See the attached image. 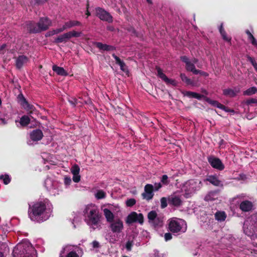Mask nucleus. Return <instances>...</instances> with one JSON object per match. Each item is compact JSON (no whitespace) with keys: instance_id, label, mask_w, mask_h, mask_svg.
Here are the masks:
<instances>
[{"instance_id":"obj_30","label":"nucleus","mask_w":257,"mask_h":257,"mask_svg":"<svg viewBox=\"0 0 257 257\" xmlns=\"http://www.w3.org/2000/svg\"><path fill=\"white\" fill-rule=\"evenodd\" d=\"M184 95L186 96L189 98H195L198 100H200L201 98L205 97V96H204L202 95H201V94L196 93V92H191V91H186L184 93Z\"/></svg>"},{"instance_id":"obj_31","label":"nucleus","mask_w":257,"mask_h":257,"mask_svg":"<svg viewBox=\"0 0 257 257\" xmlns=\"http://www.w3.org/2000/svg\"><path fill=\"white\" fill-rule=\"evenodd\" d=\"M117 234L109 232L105 235V238L110 243H114L117 241Z\"/></svg>"},{"instance_id":"obj_21","label":"nucleus","mask_w":257,"mask_h":257,"mask_svg":"<svg viewBox=\"0 0 257 257\" xmlns=\"http://www.w3.org/2000/svg\"><path fill=\"white\" fill-rule=\"evenodd\" d=\"M113 57L115 60L116 63L118 64L120 66V69L125 73L126 74H128V70L127 69V67L126 66L125 64L124 63V62L122 60H121L119 57H118L117 56H116L114 54L112 55Z\"/></svg>"},{"instance_id":"obj_47","label":"nucleus","mask_w":257,"mask_h":257,"mask_svg":"<svg viewBox=\"0 0 257 257\" xmlns=\"http://www.w3.org/2000/svg\"><path fill=\"white\" fill-rule=\"evenodd\" d=\"M64 184L66 186H69L71 183V179L69 177H64Z\"/></svg>"},{"instance_id":"obj_38","label":"nucleus","mask_w":257,"mask_h":257,"mask_svg":"<svg viewBox=\"0 0 257 257\" xmlns=\"http://www.w3.org/2000/svg\"><path fill=\"white\" fill-rule=\"evenodd\" d=\"M94 196L97 199H103L106 197V193L102 190H98L95 193Z\"/></svg>"},{"instance_id":"obj_33","label":"nucleus","mask_w":257,"mask_h":257,"mask_svg":"<svg viewBox=\"0 0 257 257\" xmlns=\"http://www.w3.org/2000/svg\"><path fill=\"white\" fill-rule=\"evenodd\" d=\"M219 32L221 35V36L224 40L225 41H227L228 42H230L231 41V37H228L226 34L225 31H224V29L223 28V24H222L220 25V27L219 28Z\"/></svg>"},{"instance_id":"obj_59","label":"nucleus","mask_w":257,"mask_h":257,"mask_svg":"<svg viewBox=\"0 0 257 257\" xmlns=\"http://www.w3.org/2000/svg\"><path fill=\"white\" fill-rule=\"evenodd\" d=\"M223 110H224L226 112H228L229 111V109L227 108V107H225V109H223Z\"/></svg>"},{"instance_id":"obj_50","label":"nucleus","mask_w":257,"mask_h":257,"mask_svg":"<svg viewBox=\"0 0 257 257\" xmlns=\"http://www.w3.org/2000/svg\"><path fill=\"white\" fill-rule=\"evenodd\" d=\"M162 185L160 183H156L153 186V190L158 191L162 187Z\"/></svg>"},{"instance_id":"obj_5","label":"nucleus","mask_w":257,"mask_h":257,"mask_svg":"<svg viewBox=\"0 0 257 257\" xmlns=\"http://www.w3.org/2000/svg\"><path fill=\"white\" fill-rule=\"evenodd\" d=\"M168 228L173 233H181L187 230V224L186 222L180 218H173L169 220Z\"/></svg>"},{"instance_id":"obj_35","label":"nucleus","mask_w":257,"mask_h":257,"mask_svg":"<svg viewBox=\"0 0 257 257\" xmlns=\"http://www.w3.org/2000/svg\"><path fill=\"white\" fill-rule=\"evenodd\" d=\"M30 120V119L29 116L24 115L21 118L19 124L22 126H26L29 124Z\"/></svg>"},{"instance_id":"obj_7","label":"nucleus","mask_w":257,"mask_h":257,"mask_svg":"<svg viewBox=\"0 0 257 257\" xmlns=\"http://www.w3.org/2000/svg\"><path fill=\"white\" fill-rule=\"evenodd\" d=\"M46 188L52 195L58 194L62 191L60 185L57 182L53 181L50 178H47L44 182Z\"/></svg>"},{"instance_id":"obj_8","label":"nucleus","mask_w":257,"mask_h":257,"mask_svg":"<svg viewBox=\"0 0 257 257\" xmlns=\"http://www.w3.org/2000/svg\"><path fill=\"white\" fill-rule=\"evenodd\" d=\"M78 247L76 245H67L61 251L60 257H80L77 252Z\"/></svg>"},{"instance_id":"obj_32","label":"nucleus","mask_w":257,"mask_h":257,"mask_svg":"<svg viewBox=\"0 0 257 257\" xmlns=\"http://www.w3.org/2000/svg\"><path fill=\"white\" fill-rule=\"evenodd\" d=\"M218 197V193L217 192H210L205 197V200L207 201H213Z\"/></svg>"},{"instance_id":"obj_22","label":"nucleus","mask_w":257,"mask_h":257,"mask_svg":"<svg viewBox=\"0 0 257 257\" xmlns=\"http://www.w3.org/2000/svg\"><path fill=\"white\" fill-rule=\"evenodd\" d=\"M239 88H234V89H225L223 90V93L224 95L229 96L230 97H234L239 92Z\"/></svg>"},{"instance_id":"obj_60","label":"nucleus","mask_w":257,"mask_h":257,"mask_svg":"<svg viewBox=\"0 0 257 257\" xmlns=\"http://www.w3.org/2000/svg\"><path fill=\"white\" fill-rule=\"evenodd\" d=\"M70 103H71L72 104L75 105L76 103H77V102L76 100H75V102H73L72 101H69Z\"/></svg>"},{"instance_id":"obj_46","label":"nucleus","mask_w":257,"mask_h":257,"mask_svg":"<svg viewBox=\"0 0 257 257\" xmlns=\"http://www.w3.org/2000/svg\"><path fill=\"white\" fill-rule=\"evenodd\" d=\"M161 182L164 185H168L169 183V181L168 180V177L167 175H164L162 177L161 179Z\"/></svg>"},{"instance_id":"obj_41","label":"nucleus","mask_w":257,"mask_h":257,"mask_svg":"<svg viewBox=\"0 0 257 257\" xmlns=\"http://www.w3.org/2000/svg\"><path fill=\"white\" fill-rule=\"evenodd\" d=\"M0 179L2 180L4 183L6 185L8 184L11 181V178L7 174L0 175Z\"/></svg>"},{"instance_id":"obj_9","label":"nucleus","mask_w":257,"mask_h":257,"mask_svg":"<svg viewBox=\"0 0 257 257\" xmlns=\"http://www.w3.org/2000/svg\"><path fill=\"white\" fill-rule=\"evenodd\" d=\"M81 34V32L75 31H69L59 36L55 39L54 42L56 43H66L72 37H80Z\"/></svg>"},{"instance_id":"obj_52","label":"nucleus","mask_w":257,"mask_h":257,"mask_svg":"<svg viewBox=\"0 0 257 257\" xmlns=\"http://www.w3.org/2000/svg\"><path fill=\"white\" fill-rule=\"evenodd\" d=\"M92 245L94 248H98L99 246V242L96 240H94L92 242Z\"/></svg>"},{"instance_id":"obj_63","label":"nucleus","mask_w":257,"mask_h":257,"mask_svg":"<svg viewBox=\"0 0 257 257\" xmlns=\"http://www.w3.org/2000/svg\"><path fill=\"white\" fill-rule=\"evenodd\" d=\"M0 257H4L2 252H0Z\"/></svg>"},{"instance_id":"obj_25","label":"nucleus","mask_w":257,"mask_h":257,"mask_svg":"<svg viewBox=\"0 0 257 257\" xmlns=\"http://www.w3.org/2000/svg\"><path fill=\"white\" fill-rule=\"evenodd\" d=\"M81 23L77 21H69L65 22L62 26L63 29L65 31L66 29H70L76 26H80Z\"/></svg>"},{"instance_id":"obj_51","label":"nucleus","mask_w":257,"mask_h":257,"mask_svg":"<svg viewBox=\"0 0 257 257\" xmlns=\"http://www.w3.org/2000/svg\"><path fill=\"white\" fill-rule=\"evenodd\" d=\"M133 246V242L128 241L126 243V248L128 250H131Z\"/></svg>"},{"instance_id":"obj_1","label":"nucleus","mask_w":257,"mask_h":257,"mask_svg":"<svg viewBox=\"0 0 257 257\" xmlns=\"http://www.w3.org/2000/svg\"><path fill=\"white\" fill-rule=\"evenodd\" d=\"M52 212V207L50 203L38 202L30 207L29 216L32 220L40 222L47 220Z\"/></svg>"},{"instance_id":"obj_11","label":"nucleus","mask_w":257,"mask_h":257,"mask_svg":"<svg viewBox=\"0 0 257 257\" xmlns=\"http://www.w3.org/2000/svg\"><path fill=\"white\" fill-rule=\"evenodd\" d=\"M181 60L186 64V68L188 71L192 72L194 74H198L199 70L195 69L194 64L198 62L197 59L194 58L192 60H189L186 56L181 57Z\"/></svg>"},{"instance_id":"obj_56","label":"nucleus","mask_w":257,"mask_h":257,"mask_svg":"<svg viewBox=\"0 0 257 257\" xmlns=\"http://www.w3.org/2000/svg\"><path fill=\"white\" fill-rule=\"evenodd\" d=\"M198 74H200L201 75L205 76H207L208 75V74L207 73L203 72V71H200V70H199V72Z\"/></svg>"},{"instance_id":"obj_3","label":"nucleus","mask_w":257,"mask_h":257,"mask_svg":"<svg viewBox=\"0 0 257 257\" xmlns=\"http://www.w3.org/2000/svg\"><path fill=\"white\" fill-rule=\"evenodd\" d=\"M13 257H37V252L31 243L24 240L14 248Z\"/></svg>"},{"instance_id":"obj_43","label":"nucleus","mask_w":257,"mask_h":257,"mask_svg":"<svg viewBox=\"0 0 257 257\" xmlns=\"http://www.w3.org/2000/svg\"><path fill=\"white\" fill-rule=\"evenodd\" d=\"M205 98V100L208 103H209L210 104L214 106H216V105H217L218 102L216 101V100H211L210 99V98H207V97H204Z\"/></svg>"},{"instance_id":"obj_49","label":"nucleus","mask_w":257,"mask_h":257,"mask_svg":"<svg viewBox=\"0 0 257 257\" xmlns=\"http://www.w3.org/2000/svg\"><path fill=\"white\" fill-rule=\"evenodd\" d=\"M164 238L166 241L170 240L172 238V235L171 233L168 232L166 233L164 235Z\"/></svg>"},{"instance_id":"obj_13","label":"nucleus","mask_w":257,"mask_h":257,"mask_svg":"<svg viewBox=\"0 0 257 257\" xmlns=\"http://www.w3.org/2000/svg\"><path fill=\"white\" fill-rule=\"evenodd\" d=\"M144 222V217L142 214H138L136 212H131L126 217V222L127 224H131L134 222H139L143 224Z\"/></svg>"},{"instance_id":"obj_27","label":"nucleus","mask_w":257,"mask_h":257,"mask_svg":"<svg viewBox=\"0 0 257 257\" xmlns=\"http://www.w3.org/2000/svg\"><path fill=\"white\" fill-rule=\"evenodd\" d=\"M38 23L34 22H30L27 25V30L31 33H37L41 32V31H35V29H38Z\"/></svg>"},{"instance_id":"obj_16","label":"nucleus","mask_w":257,"mask_h":257,"mask_svg":"<svg viewBox=\"0 0 257 257\" xmlns=\"http://www.w3.org/2000/svg\"><path fill=\"white\" fill-rule=\"evenodd\" d=\"M51 25V21L47 18H41L38 22V29L35 31H45Z\"/></svg>"},{"instance_id":"obj_42","label":"nucleus","mask_w":257,"mask_h":257,"mask_svg":"<svg viewBox=\"0 0 257 257\" xmlns=\"http://www.w3.org/2000/svg\"><path fill=\"white\" fill-rule=\"evenodd\" d=\"M180 77L182 80L185 82L188 85H192L193 84L192 81L188 78L184 74L181 73L180 74Z\"/></svg>"},{"instance_id":"obj_44","label":"nucleus","mask_w":257,"mask_h":257,"mask_svg":"<svg viewBox=\"0 0 257 257\" xmlns=\"http://www.w3.org/2000/svg\"><path fill=\"white\" fill-rule=\"evenodd\" d=\"M167 206V199L165 197H162L161 199V207L162 208H165Z\"/></svg>"},{"instance_id":"obj_23","label":"nucleus","mask_w":257,"mask_h":257,"mask_svg":"<svg viewBox=\"0 0 257 257\" xmlns=\"http://www.w3.org/2000/svg\"><path fill=\"white\" fill-rule=\"evenodd\" d=\"M28 61V59L26 56L24 55L20 56L16 60V66L18 68H21L24 64H26Z\"/></svg>"},{"instance_id":"obj_62","label":"nucleus","mask_w":257,"mask_h":257,"mask_svg":"<svg viewBox=\"0 0 257 257\" xmlns=\"http://www.w3.org/2000/svg\"><path fill=\"white\" fill-rule=\"evenodd\" d=\"M86 14L87 15V16H89L90 15L88 11H87Z\"/></svg>"},{"instance_id":"obj_28","label":"nucleus","mask_w":257,"mask_h":257,"mask_svg":"<svg viewBox=\"0 0 257 257\" xmlns=\"http://www.w3.org/2000/svg\"><path fill=\"white\" fill-rule=\"evenodd\" d=\"M95 45L98 48L102 50L111 51L114 49V47L112 46L103 44L100 42L96 43Z\"/></svg>"},{"instance_id":"obj_15","label":"nucleus","mask_w":257,"mask_h":257,"mask_svg":"<svg viewBox=\"0 0 257 257\" xmlns=\"http://www.w3.org/2000/svg\"><path fill=\"white\" fill-rule=\"evenodd\" d=\"M157 72V76L163 80L167 84H170L172 86H176L177 82L174 79H169L163 73V70L160 68L157 67L156 68Z\"/></svg>"},{"instance_id":"obj_17","label":"nucleus","mask_w":257,"mask_h":257,"mask_svg":"<svg viewBox=\"0 0 257 257\" xmlns=\"http://www.w3.org/2000/svg\"><path fill=\"white\" fill-rule=\"evenodd\" d=\"M96 15L102 20L108 22L112 21V18L111 15L104 10L98 8L96 9Z\"/></svg>"},{"instance_id":"obj_61","label":"nucleus","mask_w":257,"mask_h":257,"mask_svg":"<svg viewBox=\"0 0 257 257\" xmlns=\"http://www.w3.org/2000/svg\"><path fill=\"white\" fill-rule=\"evenodd\" d=\"M253 67L257 72V64H254Z\"/></svg>"},{"instance_id":"obj_14","label":"nucleus","mask_w":257,"mask_h":257,"mask_svg":"<svg viewBox=\"0 0 257 257\" xmlns=\"http://www.w3.org/2000/svg\"><path fill=\"white\" fill-rule=\"evenodd\" d=\"M43 137V134L40 130H35L30 134V140L28 141L29 145H33V143L41 140Z\"/></svg>"},{"instance_id":"obj_39","label":"nucleus","mask_w":257,"mask_h":257,"mask_svg":"<svg viewBox=\"0 0 257 257\" xmlns=\"http://www.w3.org/2000/svg\"><path fill=\"white\" fill-rule=\"evenodd\" d=\"M257 92V88L255 87H251L243 92L244 95H251Z\"/></svg>"},{"instance_id":"obj_6","label":"nucleus","mask_w":257,"mask_h":257,"mask_svg":"<svg viewBox=\"0 0 257 257\" xmlns=\"http://www.w3.org/2000/svg\"><path fill=\"white\" fill-rule=\"evenodd\" d=\"M201 183V181H196L194 180L185 182L181 188L182 191L185 192V196L186 198L189 197L200 187Z\"/></svg>"},{"instance_id":"obj_53","label":"nucleus","mask_w":257,"mask_h":257,"mask_svg":"<svg viewBox=\"0 0 257 257\" xmlns=\"http://www.w3.org/2000/svg\"><path fill=\"white\" fill-rule=\"evenodd\" d=\"M247 103L248 104H250V103H257V99H253V98H251L248 100H247Z\"/></svg>"},{"instance_id":"obj_40","label":"nucleus","mask_w":257,"mask_h":257,"mask_svg":"<svg viewBox=\"0 0 257 257\" xmlns=\"http://www.w3.org/2000/svg\"><path fill=\"white\" fill-rule=\"evenodd\" d=\"M246 33L248 36V40L251 43V44L254 46H257V41L251 33L248 30H246Z\"/></svg>"},{"instance_id":"obj_19","label":"nucleus","mask_w":257,"mask_h":257,"mask_svg":"<svg viewBox=\"0 0 257 257\" xmlns=\"http://www.w3.org/2000/svg\"><path fill=\"white\" fill-rule=\"evenodd\" d=\"M144 199L147 200L152 199L154 196L153 186L152 184H148L144 188V192L142 194Z\"/></svg>"},{"instance_id":"obj_64","label":"nucleus","mask_w":257,"mask_h":257,"mask_svg":"<svg viewBox=\"0 0 257 257\" xmlns=\"http://www.w3.org/2000/svg\"><path fill=\"white\" fill-rule=\"evenodd\" d=\"M107 29L110 31H112L113 30V28H111V27H108Z\"/></svg>"},{"instance_id":"obj_45","label":"nucleus","mask_w":257,"mask_h":257,"mask_svg":"<svg viewBox=\"0 0 257 257\" xmlns=\"http://www.w3.org/2000/svg\"><path fill=\"white\" fill-rule=\"evenodd\" d=\"M136 201L135 199L131 198V199H127L126 201V204L127 206L131 207V206H132L134 205H135L136 204Z\"/></svg>"},{"instance_id":"obj_58","label":"nucleus","mask_w":257,"mask_h":257,"mask_svg":"<svg viewBox=\"0 0 257 257\" xmlns=\"http://www.w3.org/2000/svg\"><path fill=\"white\" fill-rule=\"evenodd\" d=\"M249 60H250V62L251 63L252 65H253V66H254V64H257L252 58L250 57Z\"/></svg>"},{"instance_id":"obj_36","label":"nucleus","mask_w":257,"mask_h":257,"mask_svg":"<svg viewBox=\"0 0 257 257\" xmlns=\"http://www.w3.org/2000/svg\"><path fill=\"white\" fill-rule=\"evenodd\" d=\"M215 217L218 221H224L226 218V214L223 211H218L215 213Z\"/></svg>"},{"instance_id":"obj_57","label":"nucleus","mask_w":257,"mask_h":257,"mask_svg":"<svg viewBox=\"0 0 257 257\" xmlns=\"http://www.w3.org/2000/svg\"><path fill=\"white\" fill-rule=\"evenodd\" d=\"M23 105L24 107L28 106V103L25 99L23 100Z\"/></svg>"},{"instance_id":"obj_2","label":"nucleus","mask_w":257,"mask_h":257,"mask_svg":"<svg viewBox=\"0 0 257 257\" xmlns=\"http://www.w3.org/2000/svg\"><path fill=\"white\" fill-rule=\"evenodd\" d=\"M83 212L85 221L90 228L95 230L101 228L102 216L97 206L93 204H88Z\"/></svg>"},{"instance_id":"obj_24","label":"nucleus","mask_w":257,"mask_h":257,"mask_svg":"<svg viewBox=\"0 0 257 257\" xmlns=\"http://www.w3.org/2000/svg\"><path fill=\"white\" fill-rule=\"evenodd\" d=\"M206 180L211 183L212 185L216 186H222V184L221 181H220L218 177L215 176H208Z\"/></svg>"},{"instance_id":"obj_4","label":"nucleus","mask_w":257,"mask_h":257,"mask_svg":"<svg viewBox=\"0 0 257 257\" xmlns=\"http://www.w3.org/2000/svg\"><path fill=\"white\" fill-rule=\"evenodd\" d=\"M103 212L111 232L116 234L121 233L124 229L123 221L119 218H114L113 213L107 208H104Z\"/></svg>"},{"instance_id":"obj_48","label":"nucleus","mask_w":257,"mask_h":257,"mask_svg":"<svg viewBox=\"0 0 257 257\" xmlns=\"http://www.w3.org/2000/svg\"><path fill=\"white\" fill-rule=\"evenodd\" d=\"M153 224L157 226H161L163 225V220L157 217L156 220V223Z\"/></svg>"},{"instance_id":"obj_10","label":"nucleus","mask_w":257,"mask_h":257,"mask_svg":"<svg viewBox=\"0 0 257 257\" xmlns=\"http://www.w3.org/2000/svg\"><path fill=\"white\" fill-rule=\"evenodd\" d=\"M168 201L170 205L179 207L183 203L182 194L179 191L175 192L168 197Z\"/></svg>"},{"instance_id":"obj_26","label":"nucleus","mask_w":257,"mask_h":257,"mask_svg":"<svg viewBox=\"0 0 257 257\" xmlns=\"http://www.w3.org/2000/svg\"><path fill=\"white\" fill-rule=\"evenodd\" d=\"M252 204L251 202L248 201H244L242 202L240 204V208L243 211H249L251 210Z\"/></svg>"},{"instance_id":"obj_18","label":"nucleus","mask_w":257,"mask_h":257,"mask_svg":"<svg viewBox=\"0 0 257 257\" xmlns=\"http://www.w3.org/2000/svg\"><path fill=\"white\" fill-rule=\"evenodd\" d=\"M208 160L213 168L219 170L224 169V166L219 159L213 157H209L208 158Z\"/></svg>"},{"instance_id":"obj_37","label":"nucleus","mask_w":257,"mask_h":257,"mask_svg":"<svg viewBox=\"0 0 257 257\" xmlns=\"http://www.w3.org/2000/svg\"><path fill=\"white\" fill-rule=\"evenodd\" d=\"M148 217L150 222H151L152 223H155L156 220L157 218L156 212L155 211H151L148 213Z\"/></svg>"},{"instance_id":"obj_20","label":"nucleus","mask_w":257,"mask_h":257,"mask_svg":"<svg viewBox=\"0 0 257 257\" xmlns=\"http://www.w3.org/2000/svg\"><path fill=\"white\" fill-rule=\"evenodd\" d=\"M71 172L73 174V181L78 183L80 181V168L77 165H73L71 168Z\"/></svg>"},{"instance_id":"obj_34","label":"nucleus","mask_w":257,"mask_h":257,"mask_svg":"<svg viewBox=\"0 0 257 257\" xmlns=\"http://www.w3.org/2000/svg\"><path fill=\"white\" fill-rule=\"evenodd\" d=\"M63 31H64V30H63L62 27L60 28H57L56 29H54L53 30H51V31H50L48 32L46 34V37L52 36H53L54 35L60 33H61V32H62Z\"/></svg>"},{"instance_id":"obj_12","label":"nucleus","mask_w":257,"mask_h":257,"mask_svg":"<svg viewBox=\"0 0 257 257\" xmlns=\"http://www.w3.org/2000/svg\"><path fill=\"white\" fill-rule=\"evenodd\" d=\"M243 230L244 233L248 236L253 237L255 227L253 224L251 219L248 218L244 222Z\"/></svg>"},{"instance_id":"obj_29","label":"nucleus","mask_w":257,"mask_h":257,"mask_svg":"<svg viewBox=\"0 0 257 257\" xmlns=\"http://www.w3.org/2000/svg\"><path fill=\"white\" fill-rule=\"evenodd\" d=\"M53 70L58 75L61 76L68 75L67 72L63 68L54 65L52 67Z\"/></svg>"},{"instance_id":"obj_54","label":"nucleus","mask_w":257,"mask_h":257,"mask_svg":"<svg viewBox=\"0 0 257 257\" xmlns=\"http://www.w3.org/2000/svg\"><path fill=\"white\" fill-rule=\"evenodd\" d=\"M7 47V45L5 44H4L0 46V54L4 53V51H5V49Z\"/></svg>"},{"instance_id":"obj_55","label":"nucleus","mask_w":257,"mask_h":257,"mask_svg":"<svg viewBox=\"0 0 257 257\" xmlns=\"http://www.w3.org/2000/svg\"><path fill=\"white\" fill-rule=\"evenodd\" d=\"M216 107L222 110L225 109V106L219 102L218 103Z\"/></svg>"}]
</instances>
